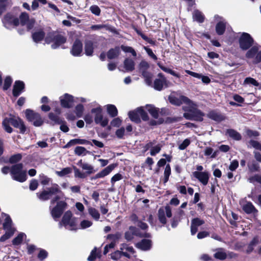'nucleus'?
<instances>
[{"mask_svg":"<svg viewBox=\"0 0 261 261\" xmlns=\"http://www.w3.org/2000/svg\"><path fill=\"white\" fill-rule=\"evenodd\" d=\"M189 103L187 106L184 107V110L186 112L184 114V116L187 119L202 121L204 114L197 109L195 103L191 101Z\"/></svg>","mask_w":261,"mask_h":261,"instance_id":"f257e3e1","label":"nucleus"},{"mask_svg":"<svg viewBox=\"0 0 261 261\" xmlns=\"http://www.w3.org/2000/svg\"><path fill=\"white\" fill-rule=\"evenodd\" d=\"M10 124L16 128H19L22 133H23L25 130V127L23 122L19 118H6L3 120V126L5 130L8 133H11L13 131L12 128L10 126Z\"/></svg>","mask_w":261,"mask_h":261,"instance_id":"f03ea898","label":"nucleus"},{"mask_svg":"<svg viewBox=\"0 0 261 261\" xmlns=\"http://www.w3.org/2000/svg\"><path fill=\"white\" fill-rule=\"evenodd\" d=\"M45 41L47 44L52 43L51 45V48L56 49L65 43L66 39L64 36L60 34H57L55 32H51L47 34L46 37L45 38Z\"/></svg>","mask_w":261,"mask_h":261,"instance_id":"7ed1b4c3","label":"nucleus"},{"mask_svg":"<svg viewBox=\"0 0 261 261\" xmlns=\"http://www.w3.org/2000/svg\"><path fill=\"white\" fill-rule=\"evenodd\" d=\"M12 178L17 181L22 182L27 180V171L23 170L22 164H17L11 168Z\"/></svg>","mask_w":261,"mask_h":261,"instance_id":"20e7f679","label":"nucleus"},{"mask_svg":"<svg viewBox=\"0 0 261 261\" xmlns=\"http://www.w3.org/2000/svg\"><path fill=\"white\" fill-rule=\"evenodd\" d=\"M246 57L254 64L261 62V46L254 45L246 54Z\"/></svg>","mask_w":261,"mask_h":261,"instance_id":"39448f33","label":"nucleus"},{"mask_svg":"<svg viewBox=\"0 0 261 261\" xmlns=\"http://www.w3.org/2000/svg\"><path fill=\"white\" fill-rule=\"evenodd\" d=\"M91 113L94 116V121L96 124H99L102 127L106 126L109 122L107 117H104L102 115V109L100 106L91 110Z\"/></svg>","mask_w":261,"mask_h":261,"instance_id":"423d86ee","label":"nucleus"},{"mask_svg":"<svg viewBox=\"0 0 261 261\" xmlns=\"http://www.w3.org/2000/svg\"><path fill=\"white\" fill-rule=\"evenodd\" d=\"M149 67V63L145 60L141 61L138 65L139 71L141 73L145 79V83L148 85L151 84L152 77V73L147 71Z\"/></svg>","mask_w":261,"mask_h":261,"instance_id":"0eeeda50","label":"nucleus"},{"mask_svg":"<svg viewBox=\"0 0 261 261\" xmlns=\"http://www.w3.org/2000/svg\"><path fill=\"white\" fill-rule=\"evenodd\" d=\"M67 206V203L62 200L57 202L56 205L53 208H50L51 216L55 220L57 221L61 217Z\"/></svg>","mask_w":261,"mask_h":261,"instance_id":"6e6552de","label":"nucleus"},{"mask_svg":"<svg viewBox=\"0 0 261 261\" xmlns=\"http://www.w3.org/2000/svg\"><path fill=\"white\" fill-rule=\"evenodd\" d=\"M254 40L250 34L242 33L239 39L240 47L243 50H247L253 44Z\"/></svg>","mask_w":261,"mask_h":261,"instance_id":"1a4fd4ad","label":"nucleus"},{"mask_svg":"<svg viewBox=\"0 0 261 261\" xmlns=\"http://www.w3.org/2000/svg\"><path fill=\"white\" fill-rule=\"evenodd\" d=\"M60 192L59 186L57 184H54L51 187L47 189V190H44L41 193H37V195L39 199L41 200H47L53 195Z\"/></svg>","mask_w":261,"mask_h":261,"instance_id":"9d476101","label":"nucleus"},{"mask_svg":"<svg viewBox=\"0 0 261 261\" xmlns=\"http://www.w3.org/2000/svg\"><path fill=\"white\" fill-rule=\"evenodd\" d=\"M25 114L27 119L33 122L35 126H40L43 124V121L38 113L28 109L25 111Z\"/></svg>","mask_w":261,"mask_h":261,"instance_id":"9b49d317","label":"nucleus"},{"mask_svg":"<svg viewBox=\"0 0 261 261\" xmlns=\"http://www.w3.org/2000/svg\"><path fill=\"white\" fill-rule=\"evenodd\" d=\"M3 22L4 26L8 29H11L19 24L18 19L10 14L5 15Z\"/></svg>","mask_w":261,"mask_h":261,"instance_id":"f8f14e48","label":"nucleus"},{"mask_svg":"<svg viewBox=\"0 0 261 261\" xmlns=\"http://www.w3.org/2000/svg\"><path fill=\"white\" fill-rule=\"evenodd\" d=\"M165 215L168 218H170L172 216L171 210L169 206H166L165 207L160 208L158 211L159 220L163 224L166 223Z\"/></svg>","mask_w":261,"mask_h":261,"instance_id":"ddd939ff","label":"nucleus"},{"mask_svg":"<svg viewBox=\"0 0 261 261\" xmlns=\"http://www.w3.org/2000/svg\"><path fill=\"white\" fill-rule=\"evenodd\" d=\"M60 102L62 107L66 108H71L75 99L74 97L67 93L64 94L60 97Z\"/></svg>","mask_w":261,"mask_h":261,"instance_id":"4468645a","label":"nucleus"},{"mask_svg":"<svg viewBox=\"0 0 261 261\" xmlns=\"http://www.w3.org/2000/svg\"><path fill=\"white\" fill-rule=\"evenodd\" d=\"M116 166L117 165L115 164H112L109 165L101 171L96 174L94 176L91 177V179L95 180L98 178H102L105 177V176L108 175L116 167Z\"/></svg>","mask_w":261,"mask_h":261,"instance_id":"2eb2a0df","label":"nucleus"},{"mask_svg":"<svg viewBox=\"0 0 261 261\" xmlns=\"http://www.w3.org/2000/svg\"><path fill=\"white\" fill-rule=\"evenodd\" d=\"M168 86V82L162 73H159L158 77L154 80L153 87L155 90L161 91L164 87Z\"/></svg>","mask_w":261,"mask_h":261,"instance_id":"dca6fc26","label":"nucleus"},{"mask_svg":"<svg viewBox=\"0 0 261 261\" xmlns=\"http://www.w3.org/2000/svg\"><path fill=\"white\" fill-rule=\"evenodd\" d=\"M169 99L172 104L176 106H180L182 103H185L188 106L191 101L188 97L182 95L176 97L171 95L169 97Z\"/></svg>","mask_w":261,"mask_h":261,"instance_id":"f3484780","label":"nucleus"},{"mask_svg":"<svg viewBox=\"0 0 261 261\" xmlns=\"http://www.w3.org/2000/svg\"><path fill=\"white\" fill-rule=\"evenodd\" d=\"M192 174L203 185L205 186L207 184L210 178V174L208 172L194 171Z\"/></svg>","mask_w":261,"mask_h":261,"instance_id":"a211bd4d","label":"nucleus"},{"mask_svg":"<svg viewBox=\"0 0 261 261\" xmlns=\"http://www.w3.org/2000/svg\"><path fill=\"white\" fill-rule=\"evenodd\" d=\"M215 18L217 21H219V22H218L216 24V31L218 35H221L224 33L225 31L226 28V22L224 19L218 15H216Z\"/></svg>","mask_w":261,"mask_h":261,"instance_id":"6ab92c4d","label":"nucleus"},{"mask_svg":"<svg viewBox=\"0 0 261 261\" xmlns=\"http://www.w3.org/2000/svg\"><path fill=\"white\" fill-rule=\"evenodd\" d=\"M83 50V44L79 40H76L74 42L71 50V54L75 57L80 56Z\"/></svg>","mask_w":261,"mask_h":261,"instance_id":"aec40b11","label":"nucleus"},{"mask_svg":"<svg viewBox=\"0 0 261 261\" xmlns=\"http://www.w3.org/2000/svg\"><path fill=\"white\" fill-rule=\"evenodd\" d=\"M240 204L243 211L247 214L257 213V211L252 203L250 202H245L244 200L240 201Z\"/></svg>","mask_w":261,"mask_h":261,"instance_id":"412c9836","label":"nucleus"},{"mask_svg":"<svg viewBox=\"0 0 261 261\" xmlns=\"http://www.w3.org/2000/svg\"><path fill=\"white\" fill-rule=\"evenodd\" d=\"M204 223V221L198 218L193 219L191 221V233L192 235H194L198 230V227Z\"/></svg>","mask_w":261,"mask_h":261,"instance_id":"4be33fe9","label":"nucleus"},{"mask_svg":"<svg viewBox=\"0 0 261 261\" xmlns=\"http://www.w3.org/2000/svg\"><path fill=\"white\" fill-rule=\"evenodd\" d=\"M120 250L122 251L123 255L128 258L130 257V254L135 253L133 247L126 244H121Z\"/></svg>","mask_w":261,"mask_h":261,"instance_id":"5701e85b","label":"nucleus"},{"mask_svg":"<svg viewBox=\"0 0 261 261\" xmlns=\"http://www.w3.org/2000/svg\"><path fill=\"white\" fill-rule=\"evenodd\" d=\"M77 165L81 167L83 170L86 171L85 173H86V175H90L95 172L94 167L92 165L87 163L83 162L82 160H80L77 163Z\"/></svg>","mask_w":261,"mask_h":261,"instance_id":"b1692460","label":"nucleus"},{"mask_svg":"<svg viewBox=\"0 0 261 261\" xmlns=\"http://www.w3.org/2000/svg\"><path fill=\"white\" fill-rule=\"evenodd\" d=\"M24 88V84L23 82L20 81H16L13 86V95L16 97L19 95Z\"/></svg>","mask_w":261,"mask_h":261,"instance_id":"393cba45","label":"nucleus"},{"mask_svg":"<svg viewBox=\"0 0 261 261\" xmlns=\"http://www.w3.org/2000/svg\"><path fill=\"white\" fill-rule=\"evenodd\" d=\"M151 242L149 240L144 239L136 244V247L142 250H148L150 249Z\"/></svg>","mask_w":261,"mask_h":261,"instance_id":"a878e982","label":"nucleus"},{"mask_svg":"<svg viewBox=\"0 0 261 261\" xmlns=\"http://www.w3.org/2000/svg\"><path fill=\"white\" fill-rule=\"evenodd\" d=\"M75 144H90L92 145V144L89 141L85 139H75L71 140L67 144L65 145V147H70L71 146Z\"/></svg>","mask_w":261,"mask_h":261,"instance_id":"bb28decb","label":"nucleus"},{"mask_svg":"<svg viewBox=\"0 0 261 261\" xmlns=\"http://www.w3.org/2000/svg\"><path fill=\"white\" fill-rule=\"evenodd\" d=\"M120 53V48L118 46L110 49L107 53V56L109 59L117 58Z\"/></svg>","mask_w":261,"mask_h":261,"instance_id":"cd10ccee","label":"nucleus"},{"mask_svg":"<svg viewBox=\"0 0 261 261\" xmlns=\"http://www.w3.org/2000/svg\"><path fill=\"white\" fill-rule=\"evenodd\" d=\"M152 145L153 143L150 142L146 144V149L150 148V155L154 156L160 151L161 149V146L159 144L154 146H152Z\"/></svg>","mask_w":261,"mask_h":261,"instance_id":"c85d7f7f","label":"nucleus"},{"mask_svg":"<svg viewBox=\"0 0 261 261\" xmlns=\"http://www.w3.org/2000/svg\"><path fill=\"white\" fill-rule=\"evenodd\" d=\"M72 213L70 211H67L64 215L62 221L59 223L60 226H65L72 219Z\"/></svg>","mask_w":261,"mask_h":261,"instance_id":"c756f323","label":"nucleus"},{"mask_svg":"<svg viewBox=\"0 0 261 261\" xmlns=\"http://www.w3.org/2000/svg\"><path fill=\"white\" fill-rule=\"evenodd\" d=\"M93 43L92 41L87 40L85 42V54L88 56H91L93 52Z\"/></svg>","mask_w":261,"mask_h":261,"instance_id":"7c9ffc66","label":"nucleus"},{"mask_svg":"<svg viewBox=\"0 0 261 261\" xmlns=\"http://www.w3.org/2000/svg\"><path fill=\"white\" fill-rule=\"evenodd\" d=\"M145 108L154 118H157L159 116V111L153 105H146Z\"/></svg>","mask_w":261,"mask_h":261,"instance_id":"2f4dec72","label":"nucleus"},{"mask_svg":"<svg viewBox=\"0 0 261 261\" xmlns=\"http://www.w3.org/2000/svg\"><path fill=\"white\" fill-rule=\"evenodd\" d=\"M5 218V221L3 223V227L5 230H10L11 229H15L12 226V220L9 217V216L5 214L4 215Z\"/></svg>","mask_w":261,"mask_h":261,"instance_id":"473e14b6","label":"nucleus"},{"mask_svg":"<svg viewBox=\"0 0 261 261\" xmlns=\"http://www.w3.org/2000/svg\"><path fill=\"white\" fill-rule=\"evenodd\" d=\"M121 237V234L119 233H117L115 234H109L108 236V239L113 240L114 241L111 242L110 244L107 245L106 246H108L109 249L113 248L115 245V241L118 240Z\"/></svg>","mask_w":261,"mask_h":261,"instance_id":"72a5a7b5","label":"nucleus"},{"mask_svg":"<svg viewBox=\"0 0 261 261\" xmlns=\"http://www.w3.org/2000/svg\"><path fill=\"white\" fill-rule=\"evenodd\" d=\"M128 116L132 121H134L135 122H139L140 121V115L138 112V108L134 111L129 112Z\"/></svg>","mask_w":261,"mask_h":261,"instance_id":"f704fd0d","label":"nucleus"},{"mask_svg":"<svg viewBox=\"0 0 261 261\" xmlns=\"http://www.w3.org/2000/svg\"><path fill=\"white\" fill-rule=\"evenodd\" d=\"M44 33L42 30H39L38 31H37L35 33H34L32 34V38L33 40L37 43L42 40L43 38L44 37Z\"/></svg>","mask_w":261,"mask_h":261,"instance_id":"c9c22d12","label":"nucleus"},{"mask_svg":"<svg viewBox=\"0 0 261 261\" xmlns=\"http://www.w3.org/2000/svg\"><path fill=\"white\" fill-rule=\"evenodd\" d=\"M124 67L126 71H131L135 68V62L132 59H126L124 61Z\"/></svg>","mask_w":261,"mask_h":261,"instance_id":"e433bc0d","label":"nucleus"},{"mask_svg":"<svg viewBox=\"0 0 261 261\" xmlns=\"http://www.w3.org/2000/svg\"><path fill=\"white\" fill-rule=\"evenodd\" d=\"M106 108L108 113L112 117H114L118 115V111L116 107L113 105H107Z\"/></svg>","mask_w":261,"mask_h":261,"instance_id":"4c0bfd02","label":"nucleus"},{"mask_svg":"<svg viewBox=\"0 0 261 261\" xmlns=\"http://www.w3.org/2000/svg\"><path fill=\"white\" fill-rule=\"evenodd\" d=\"M89 153L90 151L87 150L85 147L82 146H77L74 149V153L78 156H85Z\"/></svg>","mask_w":261,"mask_h":261,"instance_id":"58836bf2","label":"nucleus"},{"mask_svg":"<svg viewBox=\"0 0 261 261\" xmlns=\"http://www.w3.org/2000/svg\"><path fill=\"white\" fill-rule=\"evenodd\" d=\"M193 18L194 20L201 23L204 21V17L201 12L195 10L193 13Z\"/></svg>","mask_w":261,"mask_h":261,"instance_id":"ea45409f","label":"nucleus"},{"mask_svg":"<svg viewBox=\"0 0 261 261\" xmlns=\"http://www.w3.org/2000/svg\"><path fill=\"white\" fill-rule=\"evenodd\" d=\"M88 213L89 215L96 221H98L100 218L99 212L95 208L90 207L88 208Z\"/></svg>","mask_w":261,"mask_h":261,"instance_id":"a19ab883","label":"nucleus"},{"mask_svg":"<svg viewBox=\"0 0 261 261\" xmlns=\"http://www.w3.org/2000/svg\"><path fill=\"white\" fill-rule=\"evenodd\" d=\"M228 136L236 140H240L241 139V135L234 129H229L227 130Z\"/></svg>","mask_w":261,"mask_h":261,"instance_id":"79ce46f5","label":"nucleus"},{"mask_svg":"<svg viewBox=\"0 0 261 261\" xmlns=\"http://www.w3.org/2000/svg\"><path fill=\"white\" fill-rule=\"evenodd\" d=\"M207 116L210 118L217 121H220L223 119L222 116L214 111L210 112L208 114Z\"/></svg>","mask_w":261,"mask_h":261,"instance_id":"37998d69","label":"nucleus"},{"mask_svg":"<svg viewBox=\"0 0 261 261\" xmlns=\"http://www.w3.org/2000/svg\"><path fill=\"white\" fill-rule=\"evenodd\" d=\"M100 257V252L98 251L96 248H94L92 250L90 255L88 258L89 261H93L96 258Z\"/></svg>","mask_w":261,"mask_h":261,"instance_id":"c03bdc74","label":"nucleus"},{"mask_svg":"<svg viewBox=\"0 0 261 261\" xmlns=\"http://www.w3.org/2000/svg\"><path fill=\"white\" fill-rule=\"evenodd\" d=\"M6 230L5 233L4 235H3L0 238L1 242H4L6 240H8V239H9L10 237H11L13 235L16 229H11L10 230Z\"/></svg>","mask_w":261,"mask_h":261,"instance_id":"a18cd8bd","label":"nucleus"},{"mask_svg":"<svg viewBox=\"0 0 261 261\" xmlns=\"http://www.w3.org/2000/svg\"><path fill=\"white\" fill-rule=\"evenodd\" d=\"M84 111V108L83 105L79 104L77 105L74 110V112L75 113L76 116L77 118H80L82 117L83 112Z\"/></svg>","mask_w":261,"mask_h":261,"instance_id":"49530a36","label":"nucleus"},{"mask_svg":"<svg viewBox=\"0 0 261 261\" xmlns=\"http://www.w3.org/2000/svg\"><path fill=\"white\" fill-rule=\"evenodd\" d=\"M65 227L70 230L77 229L76 218H73Z\"/></svg>","mask_w":261,"mask_h":261,"instance_id":"de8ad7c7","label":"nucleus"},{"mask_svg":"<svg viewBox=\"0 0 261 261\" xmlns=\"http://www.w3.org/2000/svg\"><path fill=\"white\" fill-rule=\"evenodd\" d=\"M158 65L159 66V67L164 71L167 72L168 73H170V74L175 76L177 77H179V75L178 73H176L175 71L171 70L170 68H167L163 65H161L160 63H158Z\"/></svg>","mask_w":261,"mask_h":261,"instance_id":"09e8293b","label":"nucleus"},{"mask_svg":"<svg viewBox=\"0 0 261 261\" xmlns=\"http://www.w3.org/2000/svg\"><path fill=\"white\" fill-rule=\"evenodd\" d=\"M71 172V169L70 167L63 168L61 171H56V173L60 177L64 176Z\"/></svg>","mask_w":261,"mask_h":261,"instance_id":"8fccbe9b","label":"nucleus"},{"mask_svg":"<svg viewBox=\"0 0 261 261\" xmlns=\"http://www.w3.org/2000/svg\"><path fill=\"white\" fill-rule=\"evenodd\" d=\"M25 236V234L23 233H19L16 237H15L12 241V243L14 245H19Z\"/></svg>","mask_w":261,"mask_h":261,"instance_id":"3c124183","label":"nucleus"},{"mask_svg":"<svg viewBox=\"0 0 261 261\" xmlns=\"http://www.w3.org/2000/svg\"><path fill=\"white\" fill-rule=\"evenodd\" d=\"M138 112L141 117L143 120H147L148 119L147 113L145 111L144 107L138 108Z\"/></svg>","mask_w":261,"mask_h":261,"instance_id":"603ef678","label":"nucleus"},{"mask_svg":"<svg viewBox=\"0 0 261 261\" xmlns=\"http://www.w3.org/2000/svg\"><path fill=\"white\" fill-rule=\"evenodd\" d=\"M73 170L74 173V176L75 177L80 178H85L87 176L86 173L82 172L81 171H80V169H79L76 167H73Z\"/></svg>","mask_w":261,"mask_h":261,"instance_id":"864d4df0","label":"nucleus"},{"mask_svg":"<svg viewBox=\"0 0 261 261\" xmlns=\"http://www.w3.org/2000/svg\"><path fill=\"white\" fill-rule=\"evenodd\" d=\"M121 48L125 53H131L134 57H136L137 56L136 52L134 49V48L132 47L122 45L121 46Z\"/></svg>","mask_w":261,"mask_h":261,"instance_id":"5fc2aeb1","label":"nucleus"},{"mask_svg":"<svg viewBox=\"0 0 261 261\" xmlns=\"http://www.w3.org/2000/svg\"><path fill=\"white\" fill-rule=\"evenodd\" d=\"M171 174V168L169 164L166 166L164 175V182L166 183L169 179V177Z\"/></svg>","mask_w":261,"mask_h":261,"instance_id":"6e6d98bb","label":"nucleus"},{"mask_svg":"<svg viewBox=\"0 0 261 261\" xmlns=\"http://www.w3.org/2000/svg\"><path fill=\"white\" fill-rule=\"evenodd\" d=\"M48 117L51 120L55 122V123L60 124L63 122L62 120L58 116L52 113L49 114Z\"/></svg>","mask_w":261,"mask_h":261,"instance_id":"4d7b16f0","label":"nucleus"},{"mask_svg":"<svg viewBox=\"0 0 261 261\" xmlns=\"http://www.w3.org/2000/svg\"><path fill=\"white\" fill-rule=\"evenodd\" d=\"M20 23L22 25H25L27 21L29 20L28 14L25 12H23L19 16Z\"/></svg>","mask_w":261,"mask_h":261,"instance_id":"13d9d810","label":"nucleus"},{"mask_svg":"<svg viewBox=\"0 0 261 261\" xmlns=\"http://www.w3.org/2000/svg\"><path fill=\"white\" fill-rule=\"evenodd\" d=\"M244 84H251L254 86H258L259 83L254 79L252 77H246L244 80Z\"/></svg>","mask_w":261,"mask_h":261,"instance_id":"bf43d9fd","label":"nucleus"},{"mask_svg":"<svg viewBox=\"0 0 261 261\" xmlns=\"http://www.w3.org/2000/svg\"><path fill=\"white\" fill-rule=\"evenodd\" d=\"M191 141L189 139H186L183 141L182 143L179 144L178 148L180 150H184L186 149L190 144Z\"/></svg>","mask_w":261,"mask_h":261,"instance_id":"052dcab7","label":"nucleus"},{"mask_svg":"<svg viewBox=\"0 0 261 261\" xmlns=\"http://www.w3.org/2000/svg\"><path fill=\"white\" fill-rule=\"evenodd\" d=\"M123 255L121 250H117L111 254V258L114 260H118Z\"/></svg>","mask_w":261,"mask_h":261,"instance_id":"680f3d73","label":"nucleus"},{"mask_svg":"<svg viewBox=\"0 0 261 261\" xmlns=\"http://www.w3.org/2000/svg\"><path fill=\"white\" fill-rule=\"evenodd\" d=\"M92 222L87 220H83L80 223V228L85 229L92 226Z\"/></svg>","mask_w":261,"mask_h":261,"instance_id":"e2e57ef3","label":"nucleus"},{"mask_svg":"<svg viewBox=\"0 0 261 261\" xmlns=\"http://www.w3.org/2000/svg\"><path fill=\"white\" fill-rule=\"evenodd\" d=\"M22 158V155L20 153L14 154L11 156L9 162L11 163H15L19 161Z\"/></svg>","mask_w":261,"mask_h":261,"instance_id":"0e129e2a","label":"nucleus"},{"mask_svg":"<svg viewBox=\"0 0 261 261\" xmlns=\"http://www.w3.org/2000/svg\"><path fill=\"white\" fill-rule=\"evenodd\" d=\"M204 154L205 155H212L211 157L214 158L217 155V152H213V149L211 147H206L204 150Z\"/></svg>","mask_w":261,"mask_h":261,"instance_id":"69168bd1","label":"nucleus"},{"mask_svg":"<svg viewBox=\"0 0 261 261\" xmlns=\"http://www.w3.org/2000/svg\"><path fill=\"white\" fill-rule=\"evenodd\" d=\"M40 180L41 184L43 185H47L49 184L50 179L44 175V174H40L39 175Z\"/></svg>","mask_w":261,"mask_h":261,"instance_id":"338daca9","label":"nucleus"},{"mask_svg":"<svg viewBox=\"0 0 261 261\" xmlns=\"http://www.w3.org/2000/svg\"><path fill=\"white\" fill-rule=\"evenodd\" d=\"M134 229V228L133 227H130L129 228V230L128 231H126L125 233V238L127 241H130L133 239V230Z\"/></svg>","mask_w":261,"mask_h":261,"instance_id":"774afa93","label":"nucleus"}]
</instances>
